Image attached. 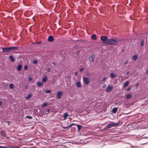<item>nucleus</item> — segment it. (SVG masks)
I'll return each mask as SVG.
<instances>
[{"mask_svg": "<svg viewBox=\"0 0 148 148\" xmlns=\"http://www.w3.org/2000/svg\"><path fill=\"white\" fill-rule=\"evenodd\" d=\"M18 49V47H14L2 48L3 51L4 52H9L12 50H17Z\"/></svg>", "mask_w": 148, "mask_h": 148, "instance_id": "nucleus-1", "label": "nucleus"}, {"mask_svg": "<svg viewBox=\"0 0 148 148\" xmlns=\"http://www.w3.org/2000/svg\"><path fill=\"white\" fill-rule=\"evenodd\" d=\"M117 42V41L116 40L112 38H109L108 39V40L105 43V44L108 45H112Z\"/></svg>", "mask_w": 148, "mask_h": 148, "instance_id": "nucleus-2", "label": "nucleus"}, {"mask_svg": "<svg viewBox=\"0 0 148 148\" xmlns=\"http://www.w3.org/2000/svg\"><path fill=\"white\" fill-rule=\"evenodd\" d=\"M119 124V123H114L112 122L107 125V129H108L111 127H114L115 126H117Z\"/></svg>", "mask_w": 148, "mask_h": 148, "instance_id": "nucleus-3", "label": "nucleus"}, {"mask_svg": "<svg viewBox=\"0 0 148 148\" xmlns=\"http://www.w3.org/2000/svg\"><path fill=\"white\" fill-rule=\"evenodd\" d=\"M100 39L105 44L106 42L108 39L107 37L106 36H101L100 38Z\"/></svg>", "mask_w": 148, "mask_h": 148, "instance_id": "nucleus-4", "label": "nucleus"}, {"mask_svg": "<svg viewBox=\"0 0 148 148\" xmlns=\"http://www.w3.org/2000/svg\"><path fill=\"white\" fill-rule=\"evenodd\" d=\"M83 80L85 84L87 85L89 83L90 81L88 78L84 77L83 78Z\"/></svg>", "mask_w": 148, "mask_h": 148, "instance_id": "nucleus-5", "label": "nucleus"}, {"mask_svg": "<svg viewBox=\"0 0 148 148\" xmlns=\"http://www.w3.org/2000/svg\"><path fill=\"white\" fill-rule=\"evenodd\" d=\"M62 95L61 91H58L57 92L56 97L58 99H60L61 96Z\"/></svg>", "mask_w": 148, "mask_h": 148, "instance_id": "nucleus-6", "label": "nucleus"}, {"mask_svg": "<svg viewBox=\"0 0 148 148\" xmlns=\"http://www.w3.org/2000/svg\"><path fill=\"white\" fill-rule=\"evenodd\" d=\"M95 55L94 54L92 55L89 58V60L90 62H92L94 61L95 58Z\"/></svg>", "mask_w": 148, "mask_h": 148, "instance_id": "nucleus-7", "label": "nucleus"}, {"mask_svg": "<svg viewBox=\"0 0 148 148\" xmlns=\"http://www.w3.org/2000/svg\"><path fill=\"white\" fill-rule=\"evenodd\" d=\"M112 86H109L108 87V88L106 89V91L107 92H109L112 89Z\"/></svg>", "mask_w": 148, "mask_h": 148, "instance_id": "nucleus-8", "label": "nucleus"}, {"mask_svg": "<svg viewBox=\"0 0 148 148\" xmlns=\"http://www.w3.org/2000/svg\"><path fill=\"white\" fill-rule=\"evenodd\" d=\"M138 58V56L137 55H135L133 56L132 57V59L133 60L135 61Z\"/></svg>", "mask_w": 148, "mask_h": 148, "instance_id": "nucleus-9", "label": "nucleus"}, {"mask_svg": "<svg viewBox=\"0 0 148 148\" xmlns=\"http://www.w3.org/2000/svg\"><path fill=\"white\" fill-rule=\"evenodd\" d=\"M48 41L49 42H51L53 40V37L52 36H49L48 38Z\"/></svg>", "mask_w": 148, "mask_h": 148, "instance_id": "nucleus-10", "label": "nucleus"}, {"mask_svg": "<svg viewBox=\"0 0 148 148\" xmlns=\"http://www.w3.org/2000/svg\"><path fill=\"white\" fill-rule=\"evenodd\" d=\"M91 38L92 40H97V38H96V35L93 34L91 36Z\"/></svg>", "mask_w": 148, "mask_h": 148, "instance_id": "nucleus-11", "label": "nucleus"}, {"mask_svg": "<svg viewBox=\"0 0 148 148\" xmlns=\"http://www.w3.org/2000/svg\"><path fill=\"white\" fill-rule=\"evenodd\" d=\"M47 80V78L46 76H44L43 77V79L42 80V82H45Z\"/></svg>", "mask_w": 148, "mask_h": 148, "instance_id": "nucleus-12", "label": "nucleus"}, {"mask_svg": "<svg viewBox=\"0 0 148 148\" xmlns=\"http://www.w3.org/2000/svg\"><path fill=\"white\" fill-rule=\"evenodd\" d=\"M82 85L80 82H78L76 83V86L78 87H80Z\"/></svg>", "mask_w": 148, "mask_h": 148, "instance_id": "nucleus-13", "label": "nucleus"}, {"mask_svg": "<svg viewBox=\"0 0 148 148\" xmlns=\"http://www.w3.org/2000/svg\"><path fill=\"white\" fill-rule=\"evenodd\" d=\"M63 116L64 117V120H65L66 117H68L69 115L67 112H65L63 114Z\"/></svg>", "mask_w": 148, "mask_h": 148, "instance_id": "nucleus-14", "label": "nucleus"}, {"mask_svg": "<svg viewBox=\"0 0 148 148\" xmlns=\"http://www.w3.org/2000/svg\"><path fill=\"white\" fill-rule=\"evenodd\" d=\"M118 108H114L112 110V112L113 113H115L117 111Z\"/></svg>", "mask_w": 148, "mask_h": 148, "instance_id": "nucleus-15", "label": "nucleus"}, {"mask_svg": "<svg viewBox=\"0 0 148 148\" xmlns=\"http://www.w3.org/2000/svg\"><path fill=\"white\" fill-rule=\"evenodd\" d=\"M32 96V94H29L27 95V96L25 97L26 99H29Z\"/></svg>", "mask_w": 148, "mask_h": 148, "instance_id": "nucleus-16", "label": "nucleus"}, {"mask_svg": "<svg viewBox=\"0 0 148 148\" xmlns=\"http://www.w3.org/2000/svg\"><path fill=\"white\" fill-rule=\"evenodd\" d=\"M129 84V82L128 81H127L123 85V88H125Z\"/></svg>", "mask_w": 148, "mask_h": 148, "instance_id": "nucleus-17", "label": "nucleus"}, {"mask_svg": "<svg viewBox=\"0 0 148 148\" xmlns=\"http://www.w3.org/2000/svg\"><path fill=\"white\" fill-rule=\"evenodd\" d=\"M116 74L115 73H111L110 75V77L111 78H112L114 77H116Z\"/></svg>", "mask_w": 148, "mask_h": 148, "instance_id": "nucleus-18", "label": "nucleus"}, {"mask_svg": "<svg viewBox=\"0 0 148 148\" xmlns=\"http://www.w3.org/2000/svg\"><path fill=\"white\" fill-rule=\"evenodd\" d=\"M43 82H38L37 83V85L39 87L43 85Z\"/></svg>", "mask_w": 148, "mask_h": 148, "instance_id": "nucleus-19", "label": "nucleus"}, {"mask_svg": "<svg viewBox=\"0 0 148 148\" xmlns=\"http://www.w3.org/2000/svg\"><path fill=\"white\" fill-rule=\"evenodd\" d=\"M9 58L12 62H13L14 61V59L12 56H9Z\"/></svg>", "mask_w": 148, "mask_h": 148, "instance_id": "nucleus-20", "label": "nucleus"}, {"mask_svg": "<svg viewBox=\"0 0 148 148\" xmlns=\"http://www.w3.org/2000/svg\"><path fill=\"white\" fill-rule=\"evenodd\" d=\"M14 85L13 84L11 83L10 84L9 87L10 88L13 89L14 88Z\"/></svg>", "mask_w": 148, "mask_h": 148, "instance_id": "nucleus-21", "label": "nucleus"}, {"mask_svg": "<svg viewBox=\"0 0 148 148\" xmlns=\"http://www.w3.org/2000/svg\"><path fill=\"white\" fill-rule=\"evenodd\" d=\"M132 97L131 95L129 94L126 96V98L127 99H128L131 98Z\"/></svg>", "mask_w": 148, "mask_h": 148, "instance_id": "nucleus-22", "label": "nucleus"}, {"mask_svg": "<svg viewBox=\"0 0 148 148\" xmlns=\"http://www.w3.org/2000/svg\"><path fill=\"white\" fill-rule=\"evenodd\" d=\"M17 69L18 71H20L21 69V65H19L17 67Z\"/></svg>", "mask_w": 148, "mask_h": 148, "instance_id": "nucleus-23", "label": "nucleus"}, {"mask_svg": "<svg viewBox=\"0 0 148 148\" xmlns=\"http://www.w3.org/2000/svg\"><path fill=\"white\" fill-rule=\"evenodd\" d=\"M82 127V126L80 125H77V127L78 131H79L80 130V129H81V127Z\"/></svg>", "mask_w": 148, "mask_h": 148, "instance_id": "nucleus-24", "label": "nucleus"}, {"mask_svg": "<svg viewBox=\"0 0 148 148\" xmlns=\"http://www.w3.org/2000/svg\"><path fill=\"white\" fill-rule=\"evenodd\" d=\"M45 93H50L51 92V91L49 90H45Z\"/></svg>", "mask_w": 148, "mask_h": 148, "instance_id": "nucleus-25", "label": "nucleus"}, {"mask_svg": "<svg viewBox=\"0 0 148 148\" xmlns=\"http://www.w3.org/2000/svg\"><path fill=\"white\" fill-rule=\"evenodd\" d=\"M47 104L46 103H44V104H43V105H42V107H44V106H46V105H47Z\"/></svg>", "mask_w": 148, "mask_h": 148, "instance_id": "nucleus-26", "label": "nucleus"}, {"mask_svg": "<svg viewBox=\"0 0 148 148\" xmlns=\"http://www.w3.org/2000/svg\"><path fill=\"white\" fill-rule=\"evenodd\" d=\"M141 45L142 46H143L144 45V41L143 40H142L141 41Z\"/></svg>", "mask_w": 148, "mask_h": 148, "instance_id": "nucleus-27", "label": "nucleus"}, {"mask_svg": "<svg viewBox=\"0 0 148 148\" xmlns=\"http://www.w3.org/2000/svg\"><path fill=\"white\" fill-rule=\"evenodd\" d=\"M49 112V109H47L45 112L46 114H48Z\"/></svg>", "mask_w": 148, "mask_h": 148, "instance_id": "nucleus-28", "label": "nucleus"}, {"mask_svg": "<svg viewBox=\"0 0 148 148\" xmlns=\"http://www.w3.org/2000/svg\"><path fill=\"white\" fill-rule=\"evenodd\" d=\"M37 63V61L36 60H35L33 61V63L34 64H36Z\"/></svg>", "mask_w": 148, "mask_h": 148, "instance_id": "nucleus-29", "label": "nucleus"}, {"mask_svg": "<svg viewBox=\"0 0 148 148\" xmlns=\"http://www.w3.org/2000/svg\"><path fill=\"white\" fill-rule=\"evenodd\" d=\"M26 118H28L29 119H31L32 118V117L30 116H26Z\"/></svg>", "mask_w": 148, "mask_h": 148, "instance_id": "nucleus-30", "label": "nucleus"}, {"mask_svg": "<svg viewBox=\"0 0 148 148\" xmlns=\"http://www.w3.org/2000/svg\"><path fill=\"white\" fill-rule=\"evenodd\" d=\"M27 68V65H26L24 66V69L25 70H26Z\"/></svg>", "mask_w": 148, "mask_h": 148, "instance_id": "nucleus-31", "label": "nucleus"}, {"mask_svg": "<svg viewBox=\"0 0 148 148\" xmlns=\"http://www.w3.org/2000/svg\"><path fill=\"white\" fill-rule=\"evenodd\" d=\"M73 125H76V124H74V123H72L70 125L69 127H71L72 126H73Z\"/></svg>", "mask_w": 148, "mask_h": 148, "instance_id": "nucleus-32", "label": "nucleus"}, {"mask_svg": "<svg viewBox=\"0 0 148 148\" xmlns=\"http://www.w3.org/2000/svg\"><path fill=\"white\" fill-rule=\"evenodd\" d=\"M131 89V88L130 87L128 88L127 89V91H130Z\"/></svg>", "mask_w": 148, "mask_h": 148, "instance_id": "nucleus-33", "label": "nucleus"}, {"mask_svg": "<svg viewBox=\"0 0 148 148\" xmlns=\"http://www.w3.org/2000/svg\"><path fill=\"white\" fill-rule=\"evenodd\" d=\"M128 61L127 60H126L124 64H127L128 63Z\"/></svg>", "mask_w": 148, "mask_h": 148, "instance_id": "nucleus-34", "label": "nucleus"}, {"mask_svg": "<svg viewBox=\"0 0 148 148\" xmlns=\"http://www.w3.org/2000/svg\"><path fill=\"white\" fill-rule=\"evenodd\" d=\"M28 80L29 81H31L32 80V78L31 77H29L28 78Z\"/></svg>", "mask_w": 148, "mask_h": 148, "instance_id": "nucleus-35", "label": "nucleus"}, {"mask_svg": "<svg viewBox=\"0 0 148 148\" xmlns=\"http://www.w3.org/2000/svg\"><path fill=\"white\" fill-rule=\"evenodd\" d=\"M84 70V69L83 68H82L80 69L79 71L80 72Z\"/></svg>", "mask_w": 148, "mask_h": 148, "instance_id": "nucleus-36", "label": "nucleus"}, {"mask_svg": "<svg viewBox=\"0 0 148 148\" xmlns=\"http://www.w3.org/2000/svg\"><path fill=\"white\" fill-rule=\"evenodd\" d=\"M107 79V78L106 77H104L103 78V80H102V81H105V79Z\"/></svg>", "mask_w": 148, "mask_h": 148, "instance_id": "nucleus-37", "label": "nucleus"}, {"mask_svg": "<svg viewBox=\"0 0 148 148\" xmlns=\"http://www.w3.org/2000/svg\"><path fill=\"white\" fill-rule=\"evenodd\" d=\"M69 127H64L63 128L64 129H67Z\"/></svg>", "mask_w": 148, "mask_h": 148, "instance_id": "nucleus-38", "label": "nucleus"}, {"mask_svg": "<svg viewBox=\"0 0 148 148\" xmlns=\"http://www.w3.org/2000/svg\"><path fill=\"white\" fill-rule=\"evenodd\" d=\"M47 71L48 72H50V68H48L47 69Z\"/></svg>", "mask_w": 148, "mask_h": 148, "instance_id": "nucleus-39", "label": "nucleus"}, {"mask_svg": "<svg viewBox=\"0 0 148 148\" xmlns=\"http://www.w3.org/2000/svg\"><path fill=\"white\" fill-rule=\"evenodd\" d=\"M146 73L147 74H148V69L146 71Z\"/></svg>", "mask_w": 148, "mask_h": 148, "instance_id": "nucleus-40", "label": "nucleus"}, {"mask_svg": "<svg viewBox=\"0 0 148 148\" xmlns=\"http://www.w3.org/2000/svg\"><path fill=\"white\" fill-rule=\"evenodd\" d=\"M53 64L54 65H56V63H55L54 62H53Z\"/></svg>", "mask_w": 148, "mask_h": 148, "instance_id": "nucleus-41", "label": "nucleus"}, {"mask_svg": "<svg viewBox=\"0 0 148 148\" xmlns=\"http://www.w3.org/2000/svg\"><path fill=\"white\" fill-rule=\"evenodd\" d=\"M129 73H130V72L129 71H128L127 73L126 74H127V75H128Z\"/></svg>", "mask_w": 148, "mask_h": 148, "instance_id": "nucleus-42", "label": "nucleus"}, {"mask_svg": "<svg viewBox=\"0 0 148 148\" xmlns=\"http://www.w3.org/2000/svg\"><path fill=\"white\" fill-rule=\"evenodd\" d=\"M138 84H136V87H137L138 86Z\"/></svg>", "mask_w": 148, "mask_h": 148, "instance_id": "nucleus-43", "label": "nucleus"}, {"mask_svg": "<svg viewBox=\"0 0 148 148\" xmlns=\"http://www.w3.org/2000/svg\"><path fill=\"white\" fill-rule=\"evenodd\" d=\"M77 74H78V73H77V72H75V75H77Z\"/></svg>", "mask_w": 148, "mask_h": 148, "instance_id": "nucleus-44", "label": "nucleus"}, {"mask_svg": "<svg viewBox=\"0 0 148 148\" xmlns=\"http://www.w3.org/2000/svg\"><path fill=\"white\" fill-rule=\"evenodd\" d=\"M2 102L1 101H0V105H2Z\"/></svg>", "mask_w": 148, "mask_h": 148, "instance_id": "nucleus-45", "label": "nucleus"}]
</instances>
